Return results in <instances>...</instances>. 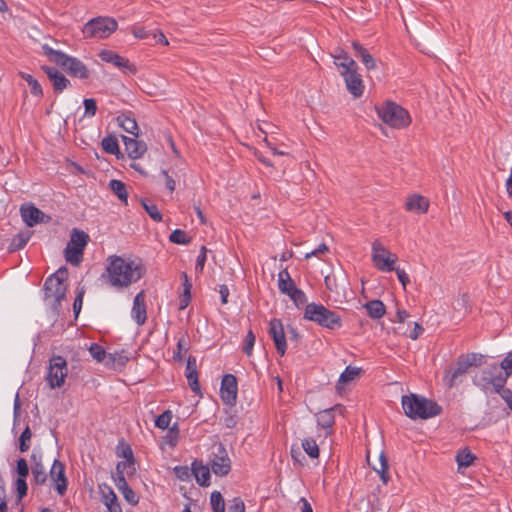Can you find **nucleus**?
I'll return each mask as SVG.
<instances>
[{
	"label": "nucleus",
	"mask_w": 512,
	"mask_h": 512,
	"mask_svg": "<svg viewBox=\"0 0 512 512\" xmlns=\"http://www.w3.org/2000/svg\"><path fill=\"white\" fill-rule=\"evenodd\" d=\"M108 262L107 281L116 288L128 287L137 282L146 271L143 264L116 255L109 256Z\"/></svg>",
	"instance_id": "1"
},
{
	"label": "nucleus",
	"mask_w": 512,
	"mask_h": 512,
	"mask_svg": "<svg viewBox=\"0 0 512 512\" xmlns=\"http://www.w3.org/2000/svg\"><path fill=\"white\" fill-rule=\"evenodd\" d=\"M509 373L505 372L498 364L493 363L483 368L473 377V384L479 387L485 394H503Z\"/></svg>",
	"instance_id": "2"
},
{
	"label": "nucleus",
	"mask_w": 512,
	"mask_h": 512,
	"mask_svg": "<svg viewBox=\"0 0 512 512\" xmlns=\"http://www.w3.org/2000/svg\"><path fill=\"white\" fill-rule=\"evenodd\" d=\"M405 415L410 419H429L438 416L442 408L435 401L418 394L404 395L401 399Z\"/></svg>",
	"instance_id": "3"
},
{
	"label": "nucleus",
	"mask_w": 512,
	"mask_h": 512,
	"mask_svg": "<svg viewBox=\"0 0 512 512\" xmlns=\"http://www.w3.org/2000/svg\"><path fill=\"white\" fill-rule=\"evenodd\" d=\"M67 274V269L61 267L47 277L43 285L44 299L49 303L56 315H59L61 302L66 296L67 286L64 284V280Z\"/></svg>",
	"instance_id": "4"
},
{
	"label": "nucleus",
	"mask_w": 512,
	"mask_h": 512,
	"mask_svg": "<svg viewBox=\"0 0 512 512\" xmlns=\"http://www.w3.org/2000/svg\"><path fill=\"white\" fill-rule=\"evenodd\" d=\"M42 51L48 60L59 65L71 77L79 79H88L90 71L86 65L76 57L69 56L62 51L55 50L48 44L42 45Z\"/></svg>",
	"instance_id": "5"
},
{
	"label": "nucleus",
	"mask_w": 512,
	"mask_h": 512,
	"mask_svg": "<svg viewBox=\"0 0 512 512\" xmlns=\"http://www.w3.org/2000/svg\"><path fill=\"white\" fill-rule=\"evenodd\" d=\"M485 357L479 353L461 354L455 366L445 370L444 381L449 388L462 382L470 367H479L484 363Z\"/></svg>",
	"instance_id": "6"
},
{
	"label": "nucleus",
	"mask_w": 512,
	"mask_h": 512,
	"mask_svg": "<svg viewBox=\"0 0 512 512\" xmlns=\"http://www.w3.org/2000/svg\"><path fill=\"white\" fill-rule=\"evenodd\" d=\"M303 318L329 330H337L342 327V318L339 314L314 302L306 304Z\"/></svg>",
	"instance_id": "7"
},
{
	"label": "nucleus",
	"mask_w": 512,
	"mask_h": 512,
	"mask_svg": "<svg viewBox=\"0 0 512 512\" xmlns=\"http://www.w3.org/2000/svg\"><path fill=\"white\" fill-rule=\"evenodd\" d=\"M378 117L387 125L395 129H402L410 125L411 117L406 109L388 101L376 107Z\"/></svg>",
	"instance_id": "8"
},
{
	"label": "nucleus",
	"mask_w": 512,
	"mask_h": 512,
	"mask_svg": "<svg viewBox=\"0 0 512 512\" xmlns=\"http://www.w3.org/2000/svg\"><path fill=\"white\" fill-rule=\"evenodd\" d=\"M89 241V235L77 228L71 231L70 240L64 249V256L67 262L72 265H79L83 259L85 247Z\"/></svg>",
	"instance_id": "9"
},
{
	"label": "nucleus",
	"mask_w": 512,
	"mask_h": 512,
	"mask_svg": "<svg viewBox=\"0 0 512 512\" xmlns=\"http://www.w3.org/2000/svg\"><path fill=\"white\" fill-rule=\"evenodd\" d=\"M118 27L117 21L111 17H96L88 21L83 27V34L87 38L105 39Z\"/></svg>",
	"instance_id": "10"
},
{
	"label": "nucleus",
	"mask_w": 512,
	"mask_h": 512,
	"mask_svg": "<svg viewBox=\"0 0 512 512\" xmlns=\"http://www.w3.org/2000/svg\"><path fill=\"white\" fill-rule=\"evenodd\" d=\"M68 374L67 361L62 356H53L49 361V367L46 374L47 385L51 389L60 388Z\"/></svg>",
	"instance_id": "11"
},
{
	"label": "nucleus",
	"mask_w": 512,
	"mask_h": 512,
	"mask_svg": "<svg viewBox=\"0 0 512 512\" xmlns=\"http://www.w3.org/2000/svg\"><path fill=\"white\" fill-rule=\"evenodd\" d=\"M397 257L391 254L379 240L372 243V261L375 267L383 272L394 271Z\"/></svg>",
	"instance_id": "12"
},
{
	"label": "nucleus",
	"mask_w": 512,
	"mask_h": 512,
	"mask_svg": "<svg viewBox=\"0 0 512 512\" xmlns=\"http://www.w3.org/2000/svg\"><path fill=\"white\" fill-rule=\"evenodd\" d=\"M211 470L216 476H226L231 470V461L228 452L222 443L216 445V452H213Z\"/></svg>",
	"instance_id": "13"
},
{
	"label": "nucleus",
	"mask_w": 512,
	"mask_h": 512,
	"mask_svg": "<svg viewBox=\"0 0 512 512\" xmlns=\"http://www.w3.org/2000/svg\"><path fill=\"white\" fill-rule=\"evenodd\" d=\"M237 379L232 374L223 376L220 387V395L223 403L229 406H234L237 399Z\"/></svg>",
	"instance_id": "14"
},
{
	"label": "nucleus",
	"mask_w": 512,
	"mask_h": 512,
	"mask_svg": "<svg viewBox=\"0 0 512 512\" xmlns=\"http://www.w3.org/2000/svg\"><path fill=\"white\" fill-rule=\"evenodd\" d=\"M269 335L273 339L276 350L280 356H284L287 349L284 326L280 319L273 318L269 322Z\"/></svg>",
	"instance_id": "15"
},
{
	"label": "nucleus",
	"mask_w": 512,
	"mask_h": 512,
	"mask_svg": "<svg viewBox=\"0 0 512 512\" xmlns=\"http://www.w3.org/2000/svg\"><path fill=\"white\" fill-rule=\"evenodd\" d=\"M50 479L55 483V489L60 496L67 491L68 480L65 474V464L55 459L49 473Z\"/></svg>",
	"instance_id": "16"
},
{
	"label": "nucleus",
	"mask_w": 512,
	"mask_h": 512,
	"mask_svg": "<svg viewBox=\"0 0 512 512\" xmlns=\"http://www.w3.org/2000/svg\"><path fill=\"white\" fill-rule=\"evenodd\" d=\"M344 78L346 88L355 98L361 97L364 92V84L361 75L357 73V68L346 72H340Z\"/></svg>",
	"instance_id": "17"
},
{
	"label": "nucleus",
	"mask_w": 512,
	"mask_h": 512,
	"mask_svg": "<svg viewBox=\"0 0 512 512\" xmlns=\"http://www.w3.org/2000/svg\"><path fill=\"white\" fill-rule=\"evenodd\" d=\"M430 202L428 198L414 193L409 195L405 201V209L408 212L417 214H425L428 212Z\"/></svg>",
	"instance_id": "18"
},
{
	"label": "nucleus",
	"mask_w": 512,
	"mask_h": 512,
	"mask_svg": "<svg viewBox=\"0 0 512 512\" xmlns=\"http://www.w3.org/2000/svg\"><path fill=\"white\" fill-rule=\"evenodd\" d=\"M99 58L103 62L111 63L119 69H127L131 72H135L134 66L129 62L128 59L120 56L112 50H102L99 53Z\"/></svg>",
	"instance_id": "19"
},
{
	"label": "nucleus",
	"mask_w": 512,
	"mask_h": 512,
	"mask_svg": "<svg viewBox=\"0 0 512 512\" xmlns=\"http://www.w3.org/2000/svg\"><path fill=\"white\" fill-rule=\"evenodd\" d=\"M42 70L47 75L49 80L52 82V86L55 92L61 93L70 85L69 79H67L55 67L42 66Z\"/></svg>",
	"instance_id": "20"
},
{
	"label": "nucleus",
	"mask_w": 512,
	"mask_h": 512,
	"mask_svg": "<svg viewBox=\"0 0 512 512\" xmlns=\"http://www.w3.org/2000/svg\"><path fill=\"white\" fill-rule=\"evenodd\" d=\"M191 473L200 486L208 487L211 484L210 468L204 465L202 460L195 459L192 462Z\"/></svg>",
	"instance_id": "21"
},
{
	"label": "nucleus",
	"mask_w": 512,
	"mask_h": 512,
	"mask_svg": "<svg viewBox=\"0 0 512 512\" xmlns=\"http://www.w3.org/2000/svg\"><path fill=\"white\" fill-rule=\"evenodd\" d=\"M131 316L137 323V325H143L146 322L147 312L144 291H140L139 293L136 294L133 301Z\"/></svg>",
	"instance_id": "22"
},
{
	"label": "nucleus",
	"mask_w": 512,
	"mask_h": 512,
	"mask_svg": "<svg viewBox=\"0 0 512 512\" xmlns=\"http://www.w3.org/2000/svg\"><path fill=\"white\" fill-rule=\"evenodd\" d=\"M122 140L125 145V150L131 159H139L147 151V145L144 141L128 136H122Z\"/></svg>",
	"instance_id": "23"
},
{
	"label": "nucleus",
	"mask_w": 512,
	"mask_h": 512,
	"mask_svg": "<svg viewBox=\"0 0 512 512\" xmlns=\"http://www.w3.org/2000/svg\"><path fill=\"white\" fill-rule=\"evenodd\" d=\"M21 216L28 227H33L43 222L46 215L34 205H28L21 207Z\"/></svg>",
	"instance_id": "24"
},
{
	"label": "nucleus",
	"mask_w": 512,
	"mask_h": 512,
	"mask_svg": "<svg viewBox=\"0 0 512 512\" xmlns=\"http://www.w3.org/2000/svg\"><path fill=\"white\" fill-rule=\"evenodd\" d=\"M185 376L187 378L188 385H189L190 389L194 393L200 395L201 394V388H200V384H199V381H198V372H197V366H196V359L194 357H192V356H189V358L187 360Z\"/></svg>",
	"instance_id": "25"
},
{
	"label": "nucleus",
	"mask_w": 512,
	"mask_h": 512,
	"mask_svg": "<svg viewBox=\"0 0 512 512\" xmlns=\"http://www.w3.org/2000/svg\"><path fill=\"white\" fill-rule=\"evenodd\" d=\"M335 65L340 68V72H348L353 68H358L356 62L342 48H336L332 54Z\"/></svg>",
	"instance_id": "26"
},
{
	"label": "nucleus",
	"mask_w": 512,
	"mask_h": 512,
	"mask_svg": "<svg viewBox=\"0 0 512 512\" xmlns=\"http://www.w3.org/2000/svg\"><path fill=\"white\" fill-rule=\"evenodd\" d=\"M344 410L341 404H337L334 407L324 409L317 414V423L324 429H331L335 422V411L340 413Z\"/></svg>",
	"instance_id": "27"
},
{
	"label": "nucleus",
	"mask_w": 512,
	"mask_h": 512,
	"mask_svg": "<svg viewBox=\"0 0 512 512\" xmlns=\"http://www.w3.org/2000/svg\"><path fill=\"white\" fill-rule=\"evenodd\" d=\"M352 48L355 52V56L362 61L367 70L376 68V61L374 57L359 42H352Z\"/></svg>",
	"instance_id": "28"
},
{
	"label": "nucleus",
	"mask_w": 512,
	"mask_h": 512,
	"mask_svg": "<svg viewBox=\"0 0 512 512\" xmlns=\"http://www.w3.org/2000/svg\"><path fill=\"white\" fill-rule=\"evenodd\" d=\"M31 461L33 462L32 466V475L33 481L36 485H43L47 480V474L44 465L41 463V459L37 460V454L35 451L31 454Z\"/></svg>",
	"instance_id": "29"
},
{
	"label": "nucleus",
	"mask_w": 512,
	"mask_h": 512,
	"mask_svg": "<svg viewBox=\"0 0 512 512\" xmlns=\"http://www.w3.org/2000/svg\"><path fill=\"white\" fill-rule=\"evenodd\" d=\"M363 307L366 309L367 314L372 319H380L386 313V307L381 300L374 299L366 302Z\"/></svg>",
	"instance_id": "30"
},
{
	"label": "nucleus",
	"mask_w": 512,
	"mask_h": 512,
	"mask_svg": "<svg viewBox=\"0 0 512 512\" xmlns=\"http://www.w3.org/2000/svg\"><path fill=\"white\" fill-rule=\"evenodd\" d=\"M32 232L30 231H21L18 234H16L10 241L8 245V252H16L22 248L25 247V245L28 243L29 239L31 238Z\"/></svg>",
	"instance_id": "31"
},
{
	"label": "nucleus",
	"mask_w": 512,
	"mask_h": 512,
	"mask_svg": "<svg viewBox=\"0 0 512 512\" xmlns=\"http://www.w3.org/2000/svg\"><path fill=\"white\" fill-rule=\"evenodd\" d=\"M296 287L287 269L281 270L278 274V288L281 293L289 295L291 289Z\"/></svg>",
	"instance_id": "32"
},
{
	"label": "nucleus",
	"mask_w": 512,
	"mask_h": 512,
	"mask_svg": "<svg viewBox=\"0 0 512 512\" xmlns=\"http://www.w3.org/2000/svg\"><path fill=\"white\" fill-rule=\"evenodd\" d=\"M119 125L127 132L132 134L134 137H138L139 135V127L135 120V118L131 117L128 114H121L117 118Z\"/></svg>",
	"instance_id": "33"
},
{
	"label": "nucleus",
	"mask_w": 512,
	"mask_h": 512,
	"mask_svg": "<svg viewBox=\"0 0 512 512\" xmlns=\"http://www.w3.org/2000/svg\"><path fill=\"white\" fill-rule=\"evenodd\" d=\"M109 187L120 201L127 204L128 193L124 182H122L121 180L112 179L109 182Z\"/></svg>",
	"instance_id": "34"
},
{
	"label": "nucleus",
	"mask_w": 512,
	"mask_h": 512,
	"mask_svg": "<svg viewBox=\"0 0 512 512\" xmlns=\"http://www.w3.org/2000/svg\"><path fill=\"white\" fill-rule=\"evenodd\" d=\"M388 468H389L388 460H387L384 452H381L380 455H379V467L374 466L373 469L375 470V472L378 473V475L380 476L381 481L385 485L389 481Z\"/></svg>",
	"instance_id": "35"
},
{
	"label": "nucleus",
	"mask_w": 512,
	"mask_h": 512,
	"mask_svg": "<svg viewBox=\"0 0 512 512\" xmlns=\"http://www.w3.org/2000/svg\"><path fill=\"white\" fill-rule=\"evenodd\" d=\"M475 459V455L468 448L460 450L456 455V462L459 468L469 467Z\"/></svg>",
	"instance_id": "36"
},
{
	"label": "nucleus",
	"mask_w": 512,
	"mask_h": 512,
	"mask_svg": "<svg viewBox=\"0 0 512 512\" xmlns=\"http://www.w3.org/2000/svg\"><path fill=\"white\" fill-rule=\"evenodd\" d=\"M20 76L23 80L26 81V83L30 87L31 94H33L34 96H38V97L43 96V90H42L41 84L38 82L37 79H35L32 75H30L28 73H24V72H22L20 74Z\"/></svg>",
	"instance_id": "37"
},
{
	"label": "nucleus",
	"mask_w": 512,
	"mask_h": 512,
	"mask_svg": "<svg viewBox=\"0 0 512 512\" xmlns=\"http://www.w3.org/2000/svg\"><path fill=\"white\" fill-rule=\"evenodd\" d=\"M101 145L103 150L111 155H116L119 153V145L115 136L108 135L104 137L101 141Z\"/></svg>",
	"instance_id": "38"
},
{
	"label": "nucleus",
	"mask_w": 512,
	"mask_h": 512,
	"mask_svg": "<svg viewBox=\"0 0 512 512\" xmlns=\"http://www.w3.org/2000/svg\"><path fill=\"white\" fill-rule=\"evenodd\" d=\"M170 242L180 245H188L191 243L192 238L187 234L186 231L181 229H175L169 236Z\"/></svg>",
	"instance_id": "39"
},
{
	"label": "nucleus",
	"mask_w": 512,
	"mask_h": 512,
	"mask_svg": "<svg viewBox=\"0 0 512 512\" xmlns=\"http://www.w3.org/2000/svg\"><path fill=\"white\" fill-rule=\"evenodd\" d=\"M98 488H99V493L101 496V501L104 505H106V503H110V502L118 499L114 490L108 484H106V483L99 484Z\"/></svg>",
	"instance_id": "40"
},
{
	"label": "nucleus",
	"mask_w": 512,
	"mask_h": 512,
	"mask_svg": "<svg viewBox=\"0 0 512 512\" xmlns=\"http://www.w3.org/2000/svg\"><path fill=\"white\" fill-rule=\"evenodd\" d=\"M360 374V368L347 366L345 370L340 374L338 383L347 384L353 381Z\"/></svg>",
	"instance_id": "41"
},
{
	"label": "nucleus",
	"mask_w": 512,
	"mask_h": 512,
	"mask_svg": "<svg viewBox=\"0 0 512 512\" xmlns=\"http://www.w3.org/2000/svg\"><path fill=\"white\" fill-rule=\"evenodd\" d=\"M302 448L309 457H319V447L313 438H305L302 441Z\"/></svg>",
	"instance_id": "42"
},
{
	"label": "nucleus",
	"mask_w": 512,
	"mask_h": 512,
	"mask_svg": "<svg viewBox=\"0 0 512 512\" xmlns=\"http://www.w3.org/2000/svg\"><path fill=\"white\" fill-rule=\"evenodd\" d=\"M210 504L213 512H225V502L219 491H213L210 495Z\"/></svg>",
	"instance_id": "43"
},
{
	"label": "nucleus",
	"mask_w": 512,
	"mask_h": 512,
	"mask_svg": "<svg viewBox=\"0 0 512 512\" xmlns=\"http://www.w3.org/2000/svg\"><path fill=\"white\" fill-rule=\"evenodd\" d=\"M338 280H339L338 276L335 272H332V273L326 275L324 278L326 288L330 292L339 294L340 293V284H339Z\"/></svg>",
	"instance_id": "44"
},
{
	"label": "nucleus",
	"mask_w": 512,
	"mask_h": 512,
	"mask_svg": "<svg viewBox=\"0 0 512 512\" xmlns=\"http://www.w3.org/2000/svg\"><path fill=\"white\" fill-rule=\"evenodd\" d=\"M31 437L32 432L30 430V427L26 426V428L23 430L19 437V450L22 453L27 452L29 450L31 444Z\"/></svg>",
	"instance_id": "45"
},
{
	"label": "nucleus",
	"mask_w": 512,
	"mask_h": 512,
	"mask_svg": "<svg viewBox=\"0 0 512 512\" xmlns=\"http://www.w3.org/2000/svg\"><path fill=\"white\" fill-rule=\"evenodd\" d=\"M172 417H173L172 412L170 410H165L162 414H160L156 418L155 426L162 430L167 429L170 425Z\"/></svg>",
	"instance_id": "46"
},
{
	"label": "nucleus",
	"mask_w": 512,
	"mask_h": 512,
	"mask_svg": "<svg viewBox=\"0 0 512 512\" xmlns=\"http://www.w3.org/2000/svg\"><path fill=\"white\" fill-rule=\"evenodd\" d=\"M291 293H289L290 299L294 302V304L297 307H300L301 305H304L307 303V297L306 294L297 286L294 289H291Z\"/></svg>",
	"instance_id": "47"
},
{
	"label": "nucleus",
	"mask_w": 512,
	"mask_h": 512,
	"mask_svg": "<svg viewBox=\"0 0 512 512\" xmlns=\"http://www.w3.org/2000/svg\"><path fill=\"white\" fill-rule=\"evenodd\" d=\"M120 444L121 446L119 445L117 447V455L124 458L125 460H128L129 462H135L133 451L130 445L125 444L124 442H120Z\"/></svg>",
	"instance_id": "48"
},
{
	"label": "nucleus",
	"mask_w": 512,
	"mask_h": 512,
	"mask_svg": "<svg viewBox=\"0 0 512 512\" xmlns=\"http://www.w3.org/2000/svg\"><path fill=\"white\" fill-rule=\"evenodd\" d=\"M89 352L97 362H103L107 356L105 349L97 343L91 344Z\"/></svg>",
	"instance_id": "49"
},
{
	"label": "nucleus",
	"mask_w": 512,
	"mask_h": 512,
	"mask_svg": "<svg viewBox=\"0 0 512 512\" xmlns=\"http://www.w3.org/2000/svg\"><path fill=\"white\" fill-rule=\"evenodd\" d=\"M142 206L144 210L148 213V215L156 222L162 221V214L158 210L157 206L153 203L142 202Z\"/></svg>",
	"instance_id": "50"
},
{
	"label": "nucleus",
	"mask_w": 512,
	"mask_h": 512,
	"mask_svg": "<svg viewBox=\"0 0 512 512\" xmlns=\"http://www.w3.org/2000/svg\"><path fill=\"white\" fill-rule=\"evenodd\" d=\"M84 115L83 117H93L97 112V103L93 98H86L83 100Z\"/></svg>",
	"instance_id": "51"
},
{
	"label": "nucleus",
	"mask_w": 512,
	"mask_h": 512,
	"mask_svg": "<svg viewBox=\"0 0 512 512\" xmlns=\"http://www.w3.org/2000/svg\"><path fill=\"white\" fill-rule=\"evenodd\" d=\"M255 335L253 333L252 330H249L246 334V337H245V340H244V347H243V352L247 355V356H251L252 354V351H253V347H254V344H255Z\"/></svg>",
	"instance_id": "52"
},
{
	"label": "nucleus",
	"mask_w": 512,
	"mask_h": 512,
	"mask_svg": "<svg viewBox=\"0 0 512 512\" xmlns=\"http://www.w3.org/2000/svg\"><path fill=\"white\" fill-rule=\"evenodd\" d=\"M16 473L18 478L26 479L29 474V466L24 458H19L16 462Z\"/></svg>",
	"instance_id": "53"
},
{
	"label": "nucleus",
	"mask_w": 512,
	"mask_h": 512,
	"mask_svg": "<svg viewBox=\"0 0 512 512\" xmlns=\"http://www.w3.org/2000/svg\"><path fill=\"white\" fill-rule=\"evenodd\" d=\"M124 499L131 505L135 506L139 502V497L136 495L134 490L128 486L121 491Z\"/></svg>",
	"instance_id": "54"
},
{
	"label": "nucleus",
	"mask_w": 512,
	"mask_h": 512,
	"mask_svg": "<svg viewBox=\"0 0 512 512\" xmlns=\"http://www.w3.org/2000/svg\"><path fill=\"white\" fill-rule=\"evenodd\" d=\"M15 487L17 492V497L19 500L24 498L27 495L28 486L26 483V479L17 478L15 481Z\"/></svg>",
	"instance_id": "55"
},
{
	"label": "nucleus",
	"mask_w": 512,
	"mask_h": 512,
	"mask_svg": "<svg viewBox=\"0 0 512 512\" xmlns=\"http://www.w3.org/2000/svg\"><path fill=\"white\" fill-rule=\"evenodd\" d=\"M174 473L176 477L181 481L189 480L192 474L191 469H189L188 466H176L174 467Z\"/></svg>",
	"instance_id": "56"
},
{
	"label": "nucleus",
	"mask_w": 512,
	"mask_h": 512,
	"mask_svg": "<svg viewBox=\"0 0 512 512\" xmlns=\"http://www.w3.org/2000/svg\"><path fill=\"white\" fill-rule=\"evenodd\" d=\"M186 344H187V341H186V337L185 336H182L181 338H179L178 342H177V349L176 351H174V355H173V358L175 360H181L182 359V352H186L187 351V348H186Z\"/></svg>",
	"instance_id": "57"
},
{
	"label": "nucleus",
	"mask_w": 512,
	"mask_h": 512,
	"mask_svg": "<svg viewBox=\"0 0 512 512\" xmlns=\"http://www.w3.org/2000/svg\"><path fill=\"white\" fill-rule=\"evenodd\" d=\"M206 252H207L206 247L202 246L201 250H200V253H199V255L197 256V259H196V265H195L196 271H199V272L203 271L204 266H205V262H206V259H207Z\"/></svg>",
	"instance_id": "58"
},
{
	"label": "nucleus",
	"mask_w": 512,
	"mask_h": 512,
	"mask_svg": "<svg viewBox=\"0 0 512 512\" xmlns=\"http://www.w3.org/2000/svg\"><path fill=\"white\" fill-rule=\"evenodd\" d=\"M83 296H84V289L82 288L81 290L78 291V293L74 299V303H73V310H74L76 317L78 316V314L81 311L82 304H83Z\"/></svg>",
	"instance_id": "59"
},
{
	"label": "nucleus",
	"mask_w": 512,
	"mask_h": 512,
	"mask_svg": "<svg viewBox=\"0 0 512 512\" xmlns=\"http://www.w3.org/2000/svg\"><path fill=\"white\" fill-rule=\"evenodd\" d=\"M134 464H135V462H129L128 460L118 462L116 465V474L124 475V472L126 471V469L130 468V467L132 468V472H134L135 471Z\"/></svg>",
	"instance_id": "60"
},
{
	"label": "nucleus",
	"mask_w": 512,
	"mask_h": 512,
	"mask_svg": "<svg viewBox=\"0 0 512 512\" xmlns=\"http://www.w3.org/2000/svg\"><path fill=\"white\" fill-rule=\"evenodd\" d=\"M505 372L512 376V352L509 353L500 364H498Z\"/></svg>",
	"instance_id": "61"
},
{
	"label": "nucleus",
	"mask_w": 512,
	"mask_h": 512,
	"mask_svg": "<svg viewBox=\"0 0 512 512\" xmlns=\"http://www.w3.org/2000/svg\"><path fill=\"white\" fill-rule=\"evenodd\" d=\"M178 435H179V429H178V424L175 423L170 429H169V432H168V437H169V444L171 446H175L176 443H177V440H178Z\"/></svg>",
	"instance_id": "62"
},
{
	"label": "nucleus",
	"mask_w": 512,
	"mask_h": 512,
	"mask_svg": "<svg viewBox=\"0 0 512 512\" xmlns=\"http://www.w3.org/2000/svg\"><path fill=\"white\" fill-rule=\"evenodd\" d=\"M229 512H245L244 502L240 498H234L229 507Z\"/></svg>",
	"instance_id": "63"
},
{
	"label": "nucleus",
	"mask_w": 512,
	"mask_h": 512,
	"mask_svg": "<svg viewBox=\"0 0 512 512\" xmlns=\"http://www.w3.org/2000/svg\"><path fill=\"white\" fill-rule=\"evenodd\" d=\"M394 271L397 274L398 280L400 281V283L402 284L403 288L405 289L407 284L410 282L409 276L407 275V273L403 269L395 268Z\"/></svg>",
	"instance_id": "64"
}]
</instances>
